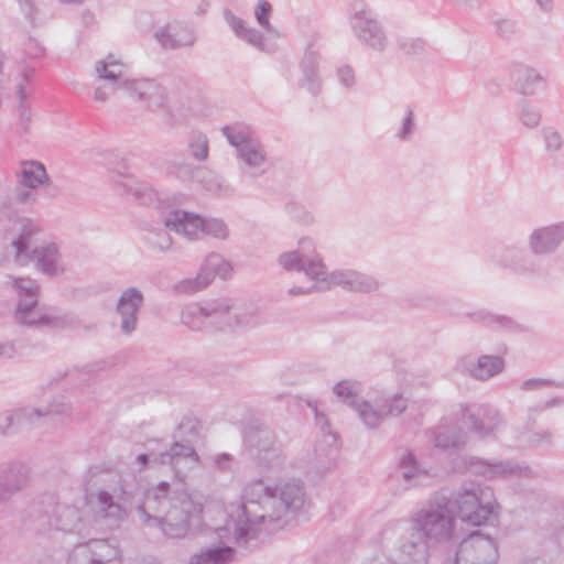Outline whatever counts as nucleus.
Returning <instances> with one entry per match:
<instances>
[{"label":"nucleus","instance_id":"nucleus-9","mask_svg":"<svg viewBox=\"0 0 564 564\" xmlns=\"http://www.w3.org/2000/svg\"><path fill=\"white\" fill-rule=\"evenodd\" d=\"M278 263L286 271L304 272L315 282H319L326 273V265L310 238L301 239L296 250L281 253Z\"/></svg>","mask_w":564,"mask_h":564},{"label":"nucleus","instance_id":"nucleus-55","mask_svg":"<svg viewBox=\"0 0 564 564\" xmlns=\"http://www.w3.org/2000/svg\"><path fill=\"white\" fill-rule=\"evenodd\" d=\"M415 129V122H414V112L411 107H406L405 109V116L402 120V127L395 134V137L401 141H409L412 138V134Z\"/></svg>","mask_w":564,"mask_h":564},{"label":"nucleus","instance_id":"nucleus-52","mask_svg":"<svg viewBox=\"0 0 564 564\" xmlns=\"http://www.w3.org/2000/svg\"><path fill=\"white\" fill-rule=\"evenodd\" d=\"M271 13L272 6L270 4V2L267 0H258V3L254 9V17L259 25L268 32H271L273 30V26L270 23Z\"/></svg>","mask_w":564,"mask_h":564},{"label":"nucleus","instance_id":"nucleus-26","mask_svg":"<svg viewBox=\"0 0 564 564\" xmlns=\"http://www.w3.org/2000/svg\"><path fill=\"white\" fill-rule=\"evenodd\" d=\"M115 184L120 194L131 196L140 205L150 206L156 202L155 189L149 183L139 181L132 175L119 176Z\"/></svg>","mask_w":564,"mask_h":564},{"label":"nucleus","instance_id":"nucleus-59","mask_svg":"<svg viewBox=\"0 0 564 564\" xmlns=\"http://www.w3.org/2000/svg\"><path fill=\"white\" fill-rule=\"evenodd\" d=\"M558 384V381H554L551 379H544V378H531L528 380H524L521 383V390L523 391H532V390H539L544 387H555Z\"/></svg>","mask_w":564,"mask_h":564},{"label":"nucleus","instance_id":"nucleus-25","mask_svg":"<svg viewBox=\"0 0 564 564\" xmlns=\"http://www.w3.org/2000/svg\"><path fill=\"white\" fill-rule=\"evenodd\" d=\"M163 224L172 231L187 239H196L203 232V218L196 214L173 209L163 218Z\"/></svg>","mask_w":564,"mask_h":564},{"label":"nucleus","instance_id":"nucleus-8","mask_svg":"<svg viewBox=\"0 0 564 564\" xmlns=\"http://www.w3.org/2000/svg\"><path fill=\"white\" fill-rule=\"evenodd\" d=\"M485 495L479 488H462L447 494L448 507L455 518L459 517L463 522L479 527L489 520L494 510L492 502L484 499Z\"/></svg>","mask_w":564,"mask_h":564},{"label":"nucleus","instance_id":"nucleus-29","mask_svg":"<svg viewBox=\"0 0 564 564\" xmlns=\"http://www.w3.org/2000/svg\"><path fill=\"white\" fill-rule=\"evenodd\" d=\"M468 469L471 473L484 476L487 479L505 478L511 475L521 474L522 468L510 462H491L477 457L468 460Z\"/></svg>","mask_w":564,"mask_h":564},{"label":"nucleus","instance_id":"nucleus-10","mask_svg":"<svg viewBox=\"0 0 564 564\" xmlns=\"http://www.w3.org/2000/svg\"><path fill=\"white\" fill-rule=\"evenodd\" d=\"M243 442L251 455L267 467L278 466L284 459L282 444L268 427L248 426L243 432Z\"/></svg>","mask_w":564,"mask_h":564},{"label":"nucleus","instance_id":"nucleus-42","mask_svg":"<svg viewBox=\"0 0 564 564\" xmlns=\"http://www.w3.org/2000/svg\"><path fill=\"white\" fill-rule=\"evenodd\" d=\"M166 170L169 174L174 175L183 182L197 180L198 176L204 173L203 167L188 163L178 155H175L173 160L167 162Z\"/></svg>","mask_w":564,"mask_h":564},{"label":"nucleus","instance_id":"nucleus-12","mask_svg":"<svg viewBox=\"0 0 564 564\" xmlns=\"http://www.w3.org/2000/svg\"><path fill=\"white\" fill-rule=\"evenodd\" d=\"M406 408L408 399L397 393L379 397L373 402L362 401L357 406V414L368 429H378L387 417L399 416Z\"/></svg>","mask_w":564,"mask_h":564},{"label":"nucleus","instance_id":"nucleus-6","mask_svg":"<svg viewBox=\"0 0 564 564\" xmlns=\"http://www.w3.org/2000/svg\"><path fill=\"white\" fill-rule=\"evenodd\" d=\"M448 503L447 492L442 490L412 517V528L423 532L433 545L448 542L454 536L456 520Z\"/></svg>","mask_w":564,"mask_h":564},{"label":"nucleus","instance_id":"nucleus-33","mask_svg":"<svg viewBox=\"0 0 564 564\" xmlns=\"http://www.w3.org/2000/svg\"><path fill=\"white\" fill-rule=\"evenodd\" d=\"M430 545L433 544L423 536V532L411 527V532L401 540L400 551L413 562H425Z\"/></svg>","mask_w":564,"mask_h":564},{"label":"nucleus","instance_id":"nucleus-50","mask_svg":"<svg viewBox=\"0 0 564 564\" xmlns=\"http://www.w3.org/2000/svg\"><path fill=\"white\" fill-rule=\"evenodd\" d=\"M203 234L221 240L228 238L229 229L224 220L218 218H203Z\"/></svg>","mask_w":564,"mask_h":564},{"label":"nucleus","instance_id":"nucleus-62","mask_svg":"<svg viewBox=\"0 0 564 564\" xmlns=\"http://www.w3.org/2000/svg\"><path fill=\"white\" fill-rule=\"evenodd\" d=\"M327 290L326 284L322 282H316L310 288H302V286H292L289 289L288 293L291 296L302 295V294H310L316 291H325Z\"/></svg>","mask_w":564,"mask_h":564},{"label":"nucleus","instance_id":"nucleus-3","mask_svg":"<svg viewBox=\"0 0 564 564\" xmlns=\"http://www.w3.org/2000/svg\"><path fill=\"white\" fill-rule=\"evenodd\" d=\"M95 70L99 79L107 82L95 88L94 99L96 101H106L112 91L122 89L151 110L164 108L167 102L166 89L158 80L123 78V65L117 62L112 55L105 61H98Z\"/></svg>","mask_w":564,"mask_h":564},{"label":"nucleus","instance_id":"nucleus-18","mask_svg":"<svg viewBox=\"0 0 564 564\" xmlns=\"http://www.w3.org/2000/svg\"><path fill=\"white\" fill-rule=\"evenodd\" d=\"M24 319L15 318L17 322L24 326L30 327H50L55 329H63L74 324V317L64 313L58 308H44L40 307L39 303L36 306H26L23 313Z\"/></svg>","mask_w":564,"mask_h":564},{"label":"nucleus","instance_id":"nucleus-28","mask_svg":"<svg viewBox=\"0 0 564 564\" xmlns=\"http://www.w3.org/2000/svg\"><path fill=\"white\" fill-rule=\"evenodd\" d=\"M14 178L18 185L36 189L51 181L44 164L36 160L21 161L19 169L14 171Z\"/></svg>","mask_w":564,"mask_h":564},{"label":"nucleus","instance_id":"nucleus-13","mask_svg":"<svg viewBox=\"0 0 564 564\" xmlns=\"http://www.w3.org/2000/svg\"><path fill=\"white\" fill-rule=\"evenodd\" d=\"M497 544L480 531L471 532L464 539L456 551V564H496Z\"/></svg>","mask_w":564,"mask_h":564},{"label":"nucleus","instance_id":"nucleus-64","mask_svg":"<svg viewBox=\"0 0 564 564\" xmlns=\"http://www.w3.org/2000/svg\"><path fill=\"white\" fill-rule=\"evenodd\" d=\"M234 457L227 453L218 454L214 458L216 467L220 470H229Z\"/></svg>","mask_w":564,"mask_h":564},{"label":"nucleus","instance_id":"nucleus-21","mask_svg":"<svg viewBox=\"0 0 564 564\" xmlns=\"http://www.w3.org/2000/svg\"><path fill=\"white\" fill-rule=\"evenodd\" d=\"M144 296L142 292L130 286L126 289L116 306L117 314L120 316V330L124 335H131L138 327V313L143 306Z\"/></svg>","mask_w":564,"mask_h":564},{"label":"nucleus","instance_id":"nucleus-58","mask_svg":"<svg viewBox=\"0 0 564 564\" xmlns=\"http://www.w3.org/2000/svg\"><path fill=\"white\" fill-rule=\"evenodd\" d=\"M18 96H19V113L22 124L25 127L30 121L31 111L30 105L28 102L29 94L26 93L24 86L20 84L18 86Z\"/></svg>","mask_w":564,"mask_h":564},{"label":"nucleus","instance_id":"nucleus-53","mask_svg":"<svg viewBox=\"0 0 564 564\" xmlns=\"http://www.w3.org/2000/svg\"><path fill=\"white\" fill-rule=\"evenodd\" d=\"M32 518V529L35 532L44 534L54 529V517L52 518L46 511L36 510Z\"/></svg>","mask_w":564,"mask_h":564},{"label":"nucleus","instance_id":"nucleus-56","mask_svg":"<svg viewBox=\"0 0 564 564\" xmlns=\"http://www.w3.org/2000/svg\"><path fill=\"white\" fill-rule=\"evenodd\" d=\"M14 200L23 205H34L37 202L36 188H30L23 185H15Z\"/></svg>","mask_w":564,"mask_h":564},{"label":"nucleus","instance_id":"nucleus-43","mask_svg":"<svg viewBox=\"0 0 564 564\" xmlns=\"http://www.w3.org/2000/svg\"><path fill=\"white\" fill-rule=\"evenodd\" d=\"M360 391V386L357 381L351 380H341L337 382L333 392L341 402L350 405L356 412L357 406L361 404V402H357V397Z\"/></svg>","mask_w":564,"mask_h":564},{"label":"nucleus","instance_id":"nucleus-54","mask_svg":"<svg viewBox=\"0 0 564 564\" xmlns=\"http://www.w3.org/2000/svg\"><path fill=\"white\" fill-rule=\"evenodd\" d=\"M542 133L546 152L555 153L562 150L564 140L557 130L553 128H545Z\"/></svg>","mask_w":564,"mask_h":564},{"label":"nucleus","instance_id":"nucleus-2","mask_svg":"<svg viewBox=\"0 0 564 564\" xmlns=\"http://www.w3.org/2000/svg\"><path fill=\"white\" fill-rule=\"evenodd\" d=\"M202 512L203 503L199 499L181 488L180 484L172 486L167 481L148 488L138 507L144 524L160 528L171 539L184 538L192 523L199 520Z\"/></svg>","mask_w":564,"mask_h":564},{"label":"nucleus","instance_id":"nucleus-39","mask_svg":"<svg viewBox=\"0 0 564 564\" xmlns=\"http://www.w3.org/2000/svg\"><path fill=\"white\" fill-rule=\"evenodd\" d=\"M41 231L42 226L39 221L30 218L22 219L20 235L12 241V246L15 249V259L19 263L23 262L24 253L29 251L32 237Z\"/></svg>","mask_w":564,"mask_h":564},{"label":"nucleus","instance_id":"nucleus-7","mask_svg":"<svg viewBox=\"0 0 564 564\" xmlns=\"http://www.w3.org/2000/svg\"><path fill=\"white\" fill-rule=\"evenodd\" d=\"M349 24L355 37L362 45L379 53L387 50V32L365 0H352L349 8Z\"/></svg>","mask_w":564,"mask_h":564},{"label":"nucleus","instance_id":"nucleus-63","mask_svg":"<svg viewBox=\"0 0 564 564\" xmlns=\"http://www.w3.org/2000/svg\"><path fill=\"white\" fill-rule=\"evenodd\" d=\"M543 412L540 404H534L532 406H529L528 409V417L525 423V429L532 430L536 423L538 416Z\"/></svg>","mask_w":564,"mask_h":564},{"label":"nucleus","instance_id":"nucleus-37","mask_svg":"<svg viewBox=\"0 0 564 564\" xmlns=\"http://www.w3.org/2000/svg\"><path fill=\"white\" fill-rule=\"evenodd\" d=\"M62 412L58 409H37V408H20L13 410L14 415H17V425L19 431L31 429L34 426H39L47 421V419L53 413Z\"/></svg>","mask_w":564,"mask_h":564},{"label":"nucleus","instance_id":"nucleus-61","mask_svg":"<svg viewBox=\"0 0 564 564\" xmlns=\"http://www.w3.org/2000/svg\"><path fill=\"white\" fill-rule=\"evenodd\" d=\"M552 433L549 430H542L539 432H533L529 435L528 442L532 445H551L552 444Z\"/></svg>","mask_w":564,"mask_h":564},{"label":"nucleus","instance_id":"nucleus-35","mask_svg":"<svg viewBox=\"0 0 564 564\" xmlns=\"http://www.w3.org/2000/svg\"><path fill=\"white\" fill-rule=\"evenodd\" d=\"M54 529L64 532H75L82 529L79 510L69 505L56 503L53 509Z\"/></svg>","mask_w":564,"mask_h":564},{"label":"nucleus","instance_id":"nucleus-44","mask_svg":"<svg viewBox=\"0 0 564 564\" xmlns=\"http://www.w3.org/2000/svg\"><path fill=\"white\" fill-rule=\"evenodd\" d=\"M469 317L476 323H480L492 328L513 329L517 327V323L511 317L505 315H494L486 311L475 312L469 314Z\"/></svg>","mask_w":564,"mask_h":564},{"label":"nucleus","instance_id":"nucleus-20","mask_svg":"<svg viewBox=\"0 0 564 564\" xmlns=\"http://www.w3.org/2000/svg\"><path fill=\"white\" fill-rule=\"evenodd\" d=\"M457 370L480 381H487L501 373L505 369V360L500 356L481 355L477 360L470 356H464L457 361Z\"/></svg>","mask_w":564,"mask_h":564},{"label":"nucleus","instance_id":"nucleus-51","mask_svg":"<svg viewBox=\"0 0 564 564\" xmlns=\"http://www.w3.org/2000/svg\"><path fill=\"white\" fill-rule=\"evenodd\" d=\"M399 48L406 55H422L426 50V43L421 37L402 36L398 39Z\"/></svg>","mask_w":564,"mask_h":564},{"label":"nucleus","instance_id":"nucleus-40","mask_svg":"<svg viewBox=\"0 0 564 564\" xmlns=\"http://www.w3.org/2000/svg\"><path fill=\"white\" fill-rule=\"evenodd\" d=\"M221 132L226 137L229 144L236 149L237 153L241 151L242 148L248 147L251 144V142L257 140L251 128L243 123L225 126L221 129Z\"/></svg>","mask_w":564,"mask_h":564},{"label":"nucleus","instance_id":"nucleus-1","mask_svg":"<svg viewBox=\"0 0 564 564\" xmlns=\"http://www.w3.org/2000/svg\"><path fill=\"white\" fill-rule=\"evenodd\" d=\"M306 502V492L301 480L292 479L270 487L259 479L243 489L242 502L229 513L226 525L219 528V538L232 531L234 542L239 547L249 549L257 541L260 525L276 522L281 527L294 518Z\"/></svg>","mask_w":564,"mask_h":564},{"label":"nucleus","instance_id":"nucleus-60","mask_svg":"<svg viewBox=\"0 0 564 564\" xmlns=\"http://www.w3.org/2000/svg\"><path fill=\"white\" fill-rule=\"evenodd\" d=\"M337 77L339 83L347 88L352 87L356 83L355 72L349 65L340 66L337 69Z\"/></svg>","mask_w":564,"mask_h":564},{"label":"nucleus","instance_id":"nucleus-23","mask_svg":"<svg viewBox=\"0 0 564 564\" xmlns=\"http://www.w3.org/2000/svg\"><path fill=\"white\" fill-rule=\"evenodd\" d=\"M118 555V549L104 539L89 540L77 545L74 551V556L79 558L83 564H107L116 560Z\"/></svg>","mask_w":564,"mask_h":564},{"label":"nucleus","instance_id":"nucleus-41","mask_svg":"<svg viewBox=\"0 0 564 564\" xmlns=\"http://www.w3.org/2000/svg\"><path fill=\"white\" fill-rule=\"evenodd\" d=\"M433 434L434 445L441 449H457L463 444L462 434L454 425H441Z\"/></svg>","mask_w":564,"mask_h":564},{"label":"nucleus","instance_id":"nucleus-5","mask_svg":"<svg viewBox=\"0 0 564 564\" xmlns=\"http://www.w3.org/2000/svg\"><path fill=\"white\" fill-rule=\"evenodd\" d=\"M85 490L86 499L102 518L118 523L127 517L123 503L131 499L132 492L126 488L119 475L98 467L90 468Z\"/></svg>","mask_w":564,"mask_h":564},{"label":"nucleus","instance_id":"nucleus-47","mask_svg":"<svg viewBox=\"0 0 564 564\" xmlns=\"http://www.w3.org/2000/svg\"><path fill=\"white\" fill-rule=\"evenodd\" d=\"M518 118L523 126L533 129L541 122V111L532 101L522 99L518 104Z\"/></svg>","mask_w":564,"mask_h":564},{"label":"nucleus","instance_id":"nucleus-32","mask_svg":"<svg viewBox=\"0 0 564 564\" xmlns=\"http://www.w3.org/2000/svg\"><path fill=\"white\" fill-rule=\"evenodd\" d=\"M158 42L167 50H177L192 46L196 36L194 31L187 26H165L155 32Z\"/></svg>","mask_w":564,"mask_h":564},{"label":"nucleus","instance_id":"nucleus-4","mask_svg":"<svg viewBox=\"0 0 564 564\" xmlns=\"http://www.w3.org/2000/svg\"><path fill=\"white\" fill-rule=\"evenodd\" d=\"M234 310V303L229 299H217L205 304L191 303L181 313V321L192 330H226L236 327L254 325L256 311L239 312Z\"/></svg>","mask_w":564,"mask_h":564},{"label":"nucleus","instance_id":"nucleus-48","mask_svg":"<svg viewBox=\"0 0 564 564\" xmlns=\"http://www.w3.org/2000/svg\"><path fill=\"white\" fill-rule=\"evenodd\" d=\"M187 152L192 159L198 162L205 161L209 152L207 137L200 132H193L187 141Z\"/></svg>","mask_w":564,"mask_h":564},{"label":"nucleus","instance_id":"nucleus-49","mask_svg":"<svg viewBox=\"0 0 564 564\" xmlns=\"http://www.w3.org/2000/svg\"><path fill=\"white\" fill-rule=\"evenodd\" d=\"M491 25L497 37L502 40H512L520 34L519 22L513 18H496Z\"/></svg>","mask_w":564,"mask_h":564},{"label":"nucleus","instance_id":"nucleus-27","mask_svg":"<svg viewBox=\"0 0 564 564\" xmlns=\"http://www.w3.org/2000/svg\"><path fill=\"white\" fill-rule=\"evenodd\" d=\"M237 158L241 162L240 169L243 175L258 177L264 173L267 154L258 139L248 147L242 148V150L237 153Z\"/></svg>","mask_w":564,"mask_h":564},{"label":"nucleus","instance_id":"nucleus-22","mask_svg":"<svg viewBox=\"0 0 564 564\" xmlns=\"http://www.w3.org/2000/svg\"><path fill=\"white\" fill-rule=\"evenodd\" d=\"M34 261L37 270L48 276H56L64 272L62 256L57 243L47 241L36 246L31 253H24L23 262Z\"/></svg>","mask_w":564,"mask_h":564},{"label":"nucleus","instance_id":"nucleus-11","mask_svg":"<svg viewBox=\"0 0 564 564\" xmlns=\"http://www.w3.org/2000/svg\"><path fill=\"white\" fill-rule=\"evenodd\" d=\"M152 444L159 445V441H149L147 444L148 453H142L137 456L135 462L139 465V470L147 468L150 464L170 465L175 469L176 474H178L182 463L191 467L198 462V455L189 444L174 442L169 451L160 452L151 447Z\"/></svg>","mask_w":564,"mask_h":564},{"label":"nucleus","instance_id":"nucleus-36","mask_svg":"<svg viewBox=\"0 0 564 564\" xmlns=\"http://www.w3.org/2000/svg\"><path fill=\"white\" fill-rule=\"evenodd\" d=\"M399 474L406 484L405 488L420 486L429 477L426 470L422 469L415 456L411 452H405L399 460Z\"/></svg>","mask_w":564,"mask_h":564},{"label":"nucleus","instance_id":"nucleus-19","mask_svg":"<svg viewBox=\"0 0 564 564\" xmlns=\"http://www.w3.org/2000/svg\"><path fill=\"white\" fill-rule=\"evenodd\" d=\"M564 242V220L535 228L528 238V246L535 256H549Z\"/></svg>","mask_w":564,"mask_h":564},{"label":"nucleus","instance_id":"nucleus-16","mask_svg":"<svg viewBox=\"0 0 564 564\" xmlns=\"http://www.w3.org/2000/svg\"><path fill=\"white\" fill-rule=\"evenodd\" d=\"M319 282L326 284L327 290L336 285L359 293L376 292L381 285L375 276L351 269L335 270L329 274L326 272Z\"/></svg>","mask_w":564,"mask_h":564},{"label":"nucleus","instance_id":"nucleus-38","mask_svg":"<svg viewBox=\"0 0 564 564\" xmlns=\"http://www.w3.org/2000/svg\"><path fill=\"white\" fill-rule=\"evenodd\" d=\"M235 550L220 543L202 550L191 557V564H226L234 558Z\"/></svg>","mask_w":564,"mask_h":564},{"label":"nucleus","instance_id":"nucleus-14","mask_svg":"<svg viewBox=\"0 0 564 564\" xmlns=\"http://www.w3.org/2000/svg\"><path fill=\"white\" fill-rule=\"evenodd\" d=\"M231 271L230 263L227 262L219 253H209L195 278L184 279L174 285L177 293H195L207 288L215 276L226 279Z\"/></svg>","mask_w":564,"mask_h":564},{"label":"nucleus","instance_id":"nucleus-34","mask_svg":"<svg viewBox=\"0 0 564 564\" xmlns=\"http://www.w3.org/2000/svg\"><path fill=\"white\" fill-rule=\"evenodd\" d=\"M319 56L318 53L308 47L301 61V70L303 78L299 85L308 90L312 95H317L321 90V82L317 74Z\"/></svg>","mask_w":564,"mask_h":564},{"label":"nucleus","instance_id":"nucleus-45","mask_svg":"<svg viewBox=\"0 0 564 564\" xmlns=\"http://www.w3.org/2000/svg\"><path fill=\"white\" fill-rule=\"evenodd\" d=\"M197 181L202 183L204 188L217 196H229L232 189L229 185L225 184L223 178L212 171L204 169V173L198 176Z\"/></svg>","mask_w":564,"mask_h":564},{"label":"nucleus","instance_id":"nucleus-31","mask_svg":"<svg viewBox=\"0 0 564 564\" xmlns=\"http://www.w3.org/2000/svg\"><path fill=\"white\" fill-rule=\"evenodd\" d=\"M10 282L19 297L14 317L24 319L25 307L36 306L39 303L40 286L30 278L10 276Z\"/></svg>","mask_w":564,"mask_h":564},{"label":"nucleus","instance_id":"nucleus-30","mask_svg":"<svg viewBox=\"0 0 564 564\" xmlns=\"http://www.w3.org/2000/svg\"><path fill=\"white\" fill-rule=\"evenodd\" d=\"M224 19L237 37L259 51L263 52L267 50L264 35L259 30L249 26L241 18L234 14L229 9L224 10Z\"/></svg>","mask_w":564,"mask_h":564},{"label":"nucleus","instance_id":"nucleus-15","mask_svg":"<svg viewBox=\"0 0 564 564\" xmlns=\"http://www.w3.org/2000/svg\"><path fill=\"white\" fill-rule=\"evenodd\" d=\"M508 78L513 90L523 97L534 96L538 90H544L549 85L539 69L523 62L509 65Z\"/></svg>","mask_w":564,"mask_h":564},{"label":"nucleus","instance_id":"nucleus-24","mask_svg":"<svg viewBox=\"0 0 564 564\" xmlns=\"http://www.w3.org/2000/svg\"><path fill=\"white\" fill-rule=\"evenodd\" d=\"M30 468L21 460H11L0 464V487L12 499L29 484Z\"/></svg>","mask_w":564,"mask_h":564},{"label":"nucleus","instance_id":"nucleus-57","mask_svg":"<svg viewBox=\"0 0 564 564\" xmlns=\"http://www.w3.org/2000/svg\"><path fill=\"white\" fill-rule=\"evenodd\" d=\"M15 419L13 410L0 413V435L7 436L19 432Z\"/></svg>","mask_w":564,"mask_h":564},{"label":"nucleus","instance_id":"nucleus-17","mask_svg":"<svg viewBox=\"0 0 564 564\" xmlns=\"http://www.w3.org/2000/svg\"><path fill=\"white\" fill-rule=\"evenodd\" d=\"M464 415L479 437L494 436L503 423L500 412L490 404L469 405Z\"/></svg>","mask_w":564,"mask_h":564},{"label":"nucleus","instance_id":"nucleus-46","mask_svg":"<svg viewBox=\"0 0 564 564\" xmlns=\"http://www.w3.org/2000/svg\"><path fill=\"white\" fill-rule=\"evenodd\" d=\"M169 231L171 230L165 225L164 227L149 229L144 236L149 248L161 252L169 250L172 246V238Z\"/></svg>","mask_w":564,"mask_h":564}]
</instances>
